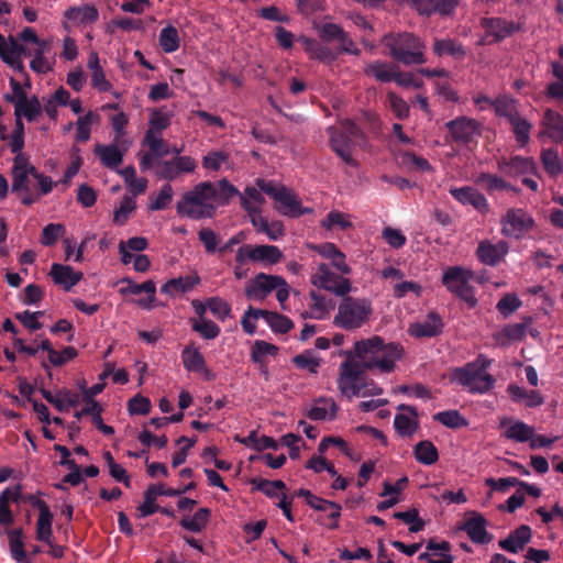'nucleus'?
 Returning a JSON list of instances; mask_svg holds the SVG:
<instances>
[{"label": "nucleus", "mask_w": 563, "mask_h": 563, "mask_svg": "<svg viewBox=\"0 0 563 563\" xmlns=\"http://www.w3.org/2000/svg\"><path fill=\"white\" fill-rule=\"evenodd\" d=\"M402 355V347L396 343H385L379 336L361 340L354 344V356L366 369L382 373L394 371Z\"/></svg>", "instance_id": "nucleus-1"}, {"label": "nucleus", "mask_w": 563, "mask_h": 563, "mask_svg": "<svg viewBox=\"0 0 563 563\" xmlns=\"http://www.w3.org/2000/svg\"><path fill=\"white\" fill-rule=\"evenodd\" d=\"M366 368L352 355L341 363L338 389L347 398L369 397L383 394V388L363 376Z\"/></svg>", "instance_id": "nucleus-2"}, {"label": "nucleus", "mask_w": 563, "mask_h": 563, "mask_svg": "<svg viewBox=\"0 0 563 563\" xmlns=\"http://www.w3.org/2000/svg\"><path fill=\"white\" fill-rule=\"evenodd\" d=\"M218 200L216 185L203 181L187 191L177 202V213L190 219L211 218L216 212L214 202Z\"/></svg>", "instance_id": "nucleus-3"}, {"label": "nucleus", "mask_w": 563, "mask_h": 563, "mask_svg": "<svg viewBox=\"0 0 563 563\" xmlns=\"http://www.w3.org/2000/svg\"><path fill=\"white\" fill-rule=\"evenodd\" d=\"M333 318V324L345 331H353L366 324L373 314L369 299L364 297H341Z\"/></svg>", "instance_id": "nucleus-4"}, {"label": "nucleus", "mask_w": 563, "mask_h": 563, "mask_svg": "<svg viewBox=\"0 0 563 563\" xmlns=\"http://www.w3.org/2000/svg\"><path fill=\"white\" fill-rule=\"evenodd\" d=\"M382 44L389 49V56L404 65L426 63L423 42L412 33H389L383 36Z\"/></svg>", "instance_id": "nucleus-5"}, {"label": "nucleus", "mask_w": 563, "mask_h": 563, "mask_svg": "<svg viewBox=\"0 0 563 563\" xmlns=\"http://www.w3.org/2000/svg\"><path fill=\"white\" fill-rule=\"evenodd\" d=\"M490 361L479 356L472 363L456 368L453 378L472 394H485L489 391L495 383L494 377L487 373Z\"/></svg>", "instance_id": "nucleus-6"}, {"label": "nucleus", "mask_w": 563, "mask_h": 563, "mask_svg": "<svg viewBox=\"0 0 563 563\" xmlns=\"http://www.w3.org/2000/svg\"><path fill=\"white\" fill-rule=\"evenodd\" d=\"M331 148L336 153L341 159L350 166H356V161L353 158V146L356 140L363 136L361 130L351 120H344L341 123V130L329 128Z\"/></svg>", "instance_id": "nucleus-7"}, {"label": "nucleus", "mask_w": 563, "mask_h": 563, "mask_svg": "<svg viewBox=\"0 0 563 563\" xmlns=\"http://www.w3.org/2000/svg\"><path fill=\"white\" fill-rule=\"evenodd\" d=\"M475 279L477 278L472 271L460 266L448 268L442 277L448 290L465 301L471 308L477 305L473 287L470 285L471 280Z\"/></svg>", "instance_id": "nucleus-8"}, {"label": "nucleus", "mask_w": 563, "mask_h": 563, "mask_svg": "<svg viewBox=\"0 0 563 563\" xmlns=\"http://www.w3.org/2000/svg\"><path fill=\"white\" fill-rule=\"evenodd\" d=\"M313 286L324 289L338 297H344L352 291V283L342 274L331 271L328 264L319 263L310 276Z\"/></svg>", "instance_id": "nucleus-9"}, {"label": "nucleus", "mask_w": 563, "mask_h": 563, "mask_svg": "<svg viewBox=\"0 0 563 563\" xmlns=\"http://www.w3.org/2000/svg\"><path fill=\"white\" fill-rule=\"evenodd\" d=\"M534 224L532 217L523 209L510 208L500 219L501 233L511 239H520Z\"/></svg>", "instance_id": "nucleus-10"}, {"label": "nucleus", "mask_w": 563, "mask_h": 563, "mask_svg": "<svg viewBox=\"0 0 563 563\" xmlns=\"http://www.w3.org/2000/svg\"><path fill=\"white\" fill-rule=\"evenodd\" d=\"M282 258L283 253L276 245L243 244L238 249V260L240 262L250 261L266 266L277 264Z\"/></svg>", "instance_id": "nucleus-11"}, {"label": "nucleus", "mask_w": 563, "mask_h": 563, "mask_svg": "<svg viewBox=\"0 0 563 563\" xmlns=\"http://www.w3.org/2000/svg\"><path fill=\"white\" fill-rule=\"evenodd\" d=\"M445 128L450 132L454 142L468 144L475 141L482 132V125L478 121L467 117H459L448 121Z\"/></svg>", "instance_id": "nucleus-12"}, {"label": "nucleus", "mask_w": 563, "mask_h": 563, "mask_svg": "<svg viewBox=\"0 0 563 563\" xmlns=\"http://www.w3.org/2000/svg\"><path fill=\"white\" fill-rule=\"evenodd\" d=\"M35 172L36 168L25 154L15 155L12 166V191L22 192L31 189V179H34Z\"/></svg>", "instance_id": "nucleus-13"}, {"label": "nucleus", "mask_w": 563, "mask_h": 563, "mask_svg": "<svg viewBox=\"0 0 563 563\" xmlns=\"http://www.w3.org/2000/svg\"><path fill=\"white\" fill-rule=\"evenodd\" d=\"M282 283V277L258 273L246 283L244 294L250 300L263 301Z\"/></svg>", "instance_id": "nucleus-14"}, {"label": "nucleus", "mask_w": 563, "mask_h": 563, "mask_svg": "<svg viewBox=\"0 0 563 563\" xmlns=\"http://www.w3.org/2000/svg\"><path fill=\"white\" fill-rule=\"evenodd\" d=\"M195 487L194 483H189L183 489L165 488L163 485H150L144 493V503L137 508L141 518L148 517L156 512L157 505L155 500L158 496H178Z\"/></svg>", "instance_id": "nucleus-15"}, {"label": "nucleus", "mask_w": 563, "mask_h": 563, "mask_svg": "<svg viewBox=\"0 0 563 563\" xmlns=\"http://www.w3.org/2000/svg\"><path fill=\"white\" fill-rule=\"evenodd\" d=\"M64 19L63 25L66 30L70 25L86 27L99 20V11L96 5L89 3L74 5L64 12Z\"/></svg>", "instance_id": "nucleus-16"}, {"label": "nucleus", "mask_w": 563, "mask_h": 563, "mask_svg": "<svg viewBox=\"0 0 563 563\" xmlns=\"http://www.w3.org/2000/svg\"><path fill=\"white\" fill-rule=\"evenodd\" d=\"M131 142L123 140L115 144L95 146V154L99 157L101 164L110 169H115L123 161L125 152L129 150Z\"/></svg>", "instance_id": "nucleus-17"}, {"label": "nucleus", "mask_w": 563, "mask_h": 563, "mask_svg": "<svg viewBox=\"0 0 563 563\" xmlns=\"http://www.w3.org/2000/svg\"><path fill=\"white\" fill-rule=\"evenodd\" d=\"M159 170L157 175L166 180H174L180 174L194 173L197 162L190 156H176L170 161H162L158 163Z\"/></svg>", "instance_id": "nucleus-18"}, {"label": "nucleus", "mask_w": 563, "mask_h": 563, "mask_svg": "<svg viewBox=\"0 0 563 563\" xmlns=\"http://www.w3.org/2000/svg\"><path fill=\"white\" fill-rule=\"evenodd\" d=\"M481 25L485 30L486 36L493 37L495 42L503 41L521 29L519 23L503 18H484Z\"/></svg>", "instance_id": "nucleus-19"}, {"label": "nucleus", "mask_w": 563, "mask_h": 563, "mask_svg": "<svg viewBox=\"0 0 563 563\" xmlns=\"http://www.w3.org/2000/svg\"><path fill=\"white\" fill-rule=\"evenodd\" d=\"M449 192L460 203L464 206L470 205L479 212L485 213L489 209L487 199L474 187H452L449 189Z\"/></svg>", "instance_id": "nucleus-20"}, {"label": "nucleus", "mask_w": 563, "mask_h": 563, "mask_svg": "<svg viewBox=\"0 0 563 563\" xmlns=\"http://www.w3.org/2000/svg\"><path fill=\"white\" fill-rule=\"evenodd\" d=\"M509 251L508 243L506 241H498L493 244L485 240L479 242L476 255L478 260L488 266H495L506 256Z\"/></svg>", "instance_id": "nucleus-21"}, {"label": "nucleus", "mask_w": 563, "mask_h": 563, "mask_svg": "<svg viewBox=\"0 0 563 563\" xmlns=\"http://www.w3.org/2000/svg\"><path fill=\"white\" fill-rule=\"evenodd\" d=\"M541 124L542 130L538 135L539 139L547 136L556 144L563 143V117L559 112L547 109Z\"/></svg>", "instance_id": "nucleus-22"}, {"label": "nucleus", "mask_w": 563, "mask_h": 563, "mask_svg": "<svg viewBox=\"0 0 563 563\" xmlns=\"http://www.w3.org/2000/svg\"><path fill=\"white\" fill-rule=\"evenodd\" d=\"M23 46L14 40L8 41L0 34V57L14 71L24 73V66L21 59Z\"/></svg>", "instance_id": "nucleus-23"}, {"label": "nucleus", "mask_w": 563, "mask_h": 563, "mask_svg": "<svg viewBox=\"0 0 563 563\" xmlns=\"http://www.w3.org/2000/svg\"><path fill=\"white\" fill-rule=\"evenodd\" d=\"M312 249L318 252L322 257L328 260L332 267H334L342 275H350L352 269L345 261V254L342 253L335 244L327 242L320 245H314Z\"/></svg>", "instance_id": "nucleus-24"}, {"label": "nucleus", "mask_w": 563, "mask_h": 563, "mask_svg": "<svg viewBox=\"0 0 563 563\" xmlns=\"http://www.w3.org/2000/svg\"><path fill=\"white\" fill-rule=\"evenodd\" d=\"M498 168L509 177H517L519 175L534 173L536 163L532 158L515 156L510 159H499Z\"/></svg>", "instance_id": "nucleus-25"}, {"label": "nucleus", "mask_w": 563, "mask_h": 563, "mask_svg": "<svg viewBox=\"0 0 563 563\" xmlns=\"http://www.w3.org/2000/svg\"><path fill=\"white\" fill-rule=\"evenodd\" d=\"M532 531L527 525H521L516 530L509 533V536L499 541V547L510 553H518L526 544L531 540Z\"/></svg>", "instance_id": "nucleus-26"}, {"label": "nucleus", "mask_w": 563, "mask_h": 563, "mask_svg": "<svg viewBox=\"0 0 563 563\" xmlns=\"http://www.w3.org/2000/svg\"><path fill=\"white\" fill-rule=\"evenodd\" d=\"M184 367L188 372L198 373L206 378L211 377V373L206 366L205 357L199 349L194 345H187L181 352Z\"/></svg>", "instance_id": "nucleus-27"}, {"label": "nucleus", "mask_w": 563, "mask_h": 563, "mask_svg": "<svg viewBox=\"0 0 563 563\" xmlns=\"http://www.w3.org/2000/svg\"><path fill=\"white\" fill-rule=\"evenodd\" d=\"M32 504L38 508L40 515L36 521V539L49 542L52 536L53 515L47 504L42 499H32Z\"/></svg>", "instance_id": "nucleus-28"}, {"label": "nucleus", "mask_w": 563, "mask_h": 563, "mask_svg": "<svg viewBox=\"0 0 563 563\" xmlns=\"http://www.w3.org/2000/svg\"><path fill=\"white\" fill-rule=\"evenodd\" d=\"M399 410L404 411L395 416L394 426L396 431L401 437L411 435L418 428L416 410L406 405H400Z\"/></svg>", "instance_id": "nucleus-29"}, {"label": "nucleus", "mask_w": 563, "mask_h": 563, "mask_svg": "<svg viewBox=\"0 0 563 563\" xmlns=\"http://www.w3.org/2000/svg\"><path fill=\"white\" fill-rule=\"evenodd\" d=\"M49 276L56 285L62 286L65 290H70L81 278L80 272L74 271L70 266L62 264H53Z\"/></svg>", "instance_id": "nucleus-30"}, {"label": "nucleus", "mask_w": 563, "mask_h": 563, "mask_svg": "<svg viewBox=\"0 0 563 563\" xmlns=\"http://www.w3.org/2000/svg\"><path fill=\"white\" fill-rule=\"evenodd\" d=\"M442 321L435 313H430L421 322L410 324L408 333L415 338H431L442 330Z\"/></svg>", "instance_id": "nucleus-31"}, {"label": "nucleus", "mask_w": 563, "mask_h": 563, "mask_svg": "<svg viewBox=\"0 0 563 563\" xmlns=\"http://www.w3.org/2000/svg\"><path fill=\"white\" fill-rule=\"evenodd\" d=\"M20 497V485L13 488L8 487L0 494V527H9L14 522V515L9 507V503H18Z\"/></svg>", "instance_id": "nucleus-32"}, {"label": "nucleus", "mask_w": 563, "mask_h": 563, "mask_svg": "<svg viewBox=\"0 0 563 563\" xmlns=\"http://www.w3.org/2000/svg\"><path fill=\"white\" fill-rule=\"evenodd\" d=\"M399 68L395 65L382 60H375L366 64L364 74L374 77L382 82L396 81Z\"/></svg>", "instance_id": "nucleus-33"}, {"label": "nucleus", "mask_w": 563, "mask_h": 563, "mask_svg": "<svg viewBox=\"0 0 563 563\" xmlns=\"http://www.w3.org/2000/svg\"><path fill=\"white\" fill-rule=\"evenodd\" d=\"M282 206V213L289 217H299L312 212L310 208H302L297 197L286 187H284L276 198Z\"/></svg>", "instance_id": "nucleus-34"}, {"label": "nucleus", "mask_w": 563, "mask_h": 563, "mask_svg": "<svg viewBox=\"0 0 563 563\" xmlns=\"http://www.w3.org/2000/svg\"><path fill=\"white\" fill-rule=\"evenodd\" d=\"M527 327L523 323H510L493 334L494 341L500 346H507L521 341L526 335Z\"/></svg>", "instance_id": "nucleus-35"}, {"label": "nucleus", "mask_w": 563, "mask_h": 563, "mask_svg": "<svg viewBox=\"0 0 563 563\" xmlns=\"http://www.w3.org/2000/svg\"><path fill=\"white\" fill-rule=\"evenodd\" d=\"M310 303H309V317L323 320L325 319L330 311L334 308V303L332 299L327 298L320 292L310 291Z\"/></svg>", "instance_id": "nucleus-36"}, {"label": "nucleus", "mask_w": 563, "mask_h": 563, "mask_svg": "<svg viewBox=\"0 0 563 563\" xmlns=\"http://www.w3.org/2000/svg\"><path fill=\"white\" fill-rule=\"evenodd\" d=\"M199 282L200 278L197 274L173 278L162 286L161 291L169 296H176L190 291Z\"/></svg>", "instance_id": "nucleus-37"}, {"label": "nucleus", "mask_w": 563, "mask_h": 563, "mask_svg": "<svg viewBox=\"0 0 563 563\" xmlns=\"http://www.w3.org/2000/svg\"><path fill=\"white\" fill-rule=\"evenodd\" d=\"M463 529L473 542L488 543L490 541V537L486 530V520L479 515H474L468 518L465 521Z\"/></svg>", "instance_id": "nucleus-38"}, {"label": "nucleus", "mask_w": 563, "mask_h": 563, "mask_svg": "<svg viewBox=\"0 0 563 563\" xmlns=\"http://www.w3.org/2000/svg\"><path fill=\"white\" fill-rule=\"evenodd\" d=\"M433 53L437 56H451L455 59H463L466 55V51L462 43L453 38L435 40L433 43Z\"/></svg>", "instance_id": "nucleus-39"}, {"label": "nucleus", "mask_w": 563, "mask_h": 563, "mask_svg": "<svg viewBox=\"0 0 563 563\" xmlns=\"http://www.w3.org/2000/svg\"><path fill=\"white\" fill-rule=\"evenodd\" d=\"M240 201L243 209L249 214H258L262 210V206L265 199L260 188L246 187L240 195Z\"/></svg>", "instance_id": "nucleus-40"}, {"label": "nucleus", "mask_w": 563, "mask_h": 563, "mask_svg": "<svg viewBox=\"0 0 563 563\" xmlns=\"http://www.w3.org/2000/svg\"><path fill=\"white\" fill-rule=\"evenodd\" d=\"M298 42L302 44L305 51L310 55L311 58L321 62H332L335 58V55L329 47L321 45L312 38L307 36H299Z\"/></svg>", "instance_id": "nucleus-41"}, {"label": "nucleus", "mask_w": 563, "mask_h": 563, "mask_svg": "<svg viewBox=\"0 0 563 563\" xmlns=\"http://www.w3.org/2000/svg\"><path fill=\"white\" fill-rule=\"evenodd\" d=\"M508 393L512 400L523 401L527 407H537L543 404V397L536 390H527L518 385H509Z\"/></svg>", "instance_id": "nucleus-42"}, {"label": "nucleus", "mask_w": 563, "mask_h": 563, "mask_svg": "<svg viewBox=\"0 0 563 563\" xmlns=\"http://www.w3.org/2000/svg\"><path fill=\"white\" fill-rule=\"evenodd\" d=\"M306 501L312 509L318 511L320 509H325L327 507L331 508V514L329 515V518L332 520V523L330 525V528L335 529L339 527L338 520L341 517L342 510L339 504L314 496L313 494H311Z\"/></svg>", "instance_id": "nucleus-43"}, {"label": "nucleus", "mask_w": 563, "mask_h": 563, "mask_svg": "<svg viewBox=\"0 0 563 563\" xmlns=\"http://www.w3.org/2000/svg\"><path fill=\"white\" fill-rule=\"evenodd\" d=\"M336 405L333 399H319L309 409L307 416L311 420L332 419L336 413Z\"/></svg>", "instance_id": "nucleus-44"}, {"label": "nucleus", "mask_w": 563, "mask_h": 563, "mask_svg": "<svg viewBox=\"0 0 563 563\" xmlns=\"http://www.w3.org/2000/svg\"><path fill=\"white\" fill-rule=\"evenodd\" d=\"M413 455L418 462L424 465H432L439 459L437 448L428 440L421 441L415 445Z\"/></svg>", "instance_id": "nucleus-45"}, {"label": "nucleus", "mask_w": 563, "mask_h": 563, "mask_svg": "<svg viewBox=\"0 0 563 563\" xmlns=\"http://www.w3.org/2000/svg\"><path fill=\"white\" fill-rule=\"evenodd\" d=\"M9 548L12 559L22 563L26 560V552L24 550L23 531L22 529H14L8 531Z\"/></svg>", "instance_id": "nucleus-46"}, {"label": "nucleus", "mask_w": 563, "mask_h": 563, "mask_svg": "<svg viewBox=\"0 0 563 563\" xmlns=\"http://www.w3.org/2000/svg\"><path fill=\"white\" fill-rule=\"evenodd\" d=\"M541 162L544 170L552 177H556L563 172V162L553 148L542 150Z\"/></svg>", "instance_id": "nucleus-47"}, {"label": "nucleus", "mask_w": 563, "mask_h": 563, "mask_svg": "<svg viewBox=\"0 0 563 563\" xmlns=\"http://www.w3.org/2000/svg\"><path fill=\"white\" fill-rule=\"evenodd\" d=\"M533 428L522 421L509 420V426L505 430V437L516 442H526L532 438Z\"/></svg>", "instance_id": "nucleus-48"}, {"label": "nucleus", "mask_w": 563, "mask_h": 563, "mask_svg": "<svg viewBox=\"0 0 563 563\" xmlns=\"http://www.w3.org/2000/svg\"><path fill=\"white\" fill-rule=\"evenodd\" d=\"M475 184L484 186L488 192H492L495 190L517 191L509 183L504 180L501 177H499L497 175H492L488 173H481L475 178Z\"/></svg>", "instance_id": "nucleus-49"}, {"label": "nucleus", "mask_w": 563, "mask_h": 563, "mask_svg": "<svg viewBox=\"0 0 563 563\" xmlns=\"http://www.w3.org/2000/svg\"><path fill=\"white\" fill-rule=\"evenodd\" d=\"M16 113L25 118L29 122L36 121L42 114L43 108L36 96H31L26 101L16 104L14 109Z\"/></svg>", "instance_id": "nucleus-50"}, {"label": "nucleus", "mask_w": 563, "mask_h": 563, "mask_svg": "<svg viewBox=\"0 0 563 563\" xmlns=\"http://www.w3.org/2000/svg\"><path fill=\"white\" fill-rule=\"evenodd\" d=\"M210 517L208 508L198 509L194 516H185L180 525L191 532H200L206 526Z\"/></svg>", "instance_id": "nucleus-51"}, {"label": "nucleus", "mask_w": 563, "mask_h": 563, "mask_svg": "<svg viewBox=\"0 0 563 563\" xmlns=\"http://www.w3.org/2000/svg\"><path fill=\"white\" fill-rule=\"evenodd\" d=\"M236 441L258 451L265 449H277V443L273 438L258 435L256 431H252L246 438L243 439L236 437Z\"/></svg>", "instance_id": "nucleus-52"}, {"label": "nucleus", "mask_w": 563, "mask_h": 563, "mask_svg": "<svg viewBox=\"0 0 563 563\" xmlns=\"http://www.w3.org/2000/svg\"><path fill=\"white\" fill-rule=\"evenodd\" d=\"M492 107L494 108L497 115L505 117L508 119V121H511L512 118L519 115L516 101L507 96L496 98L492 102Z\"/></svg>", "instance_id": "nucleus-53"}, {"label": "nucleus", "mask_w": 563, "mask_h": 563, "mask_svg": "<svg viewBox=\"0 0 563 563\" xmlns=\"http://www.w3.org/2000/svg\"><path fill=\"white\" fill-rule=\"evenodd\" d=\"M158 41L165 53H173L179 48L178 31L173 25H168L161 31Z\"/></svg>", "instance_id": "nucleus-54"}, {"label": "nucleus", "mask_w": 563, "mask_h": 563, "mask_svg": "<svg viewBox=\"0 0 563 563\" xmlns=\"http://www.w3.org/2000/svg\"><path fill=\"white\" fill-rule=\"evenodd\" d=\"M321 227L325 230H346L352 227L349 216L338 210L330 211L327 217L320 222Z\"/></svg>", "instance_id": "nucleus-55"}, {"label": "nucleus", "mask_w": 563, "mask_h": 563, "mask_svg": "<svg viewBox=\"0 0 563 563\" xmlns=\"http://www.w3.org/2000/svg\"><path fill=\"white\" fill-rule=\"evenodd\" d=\"M263 319L271 327V329L277 333H287L292 327L291 320L283 314H279L278 312L264 310Z\"/></svg>", "instance_id": "nucleus-56"}, {"label": "nucleus", "mask_w": 563, "mask_h": 563, "mask_svg": "<svg viewBox=\"0 0 563 563\" xmlns=\"http://www.w3.org/2000/svg\"><path fill=\"white\" fill-rule=\"evenodd\" d=\"M294 364L301 369H306L311 374H316L320 366L321 360L313 351H305L292 358Z\"/></svg>", "instance_id": "nucleus-57"}, {"label": "nucleus", "mask_w": 563, "mask_h": 563, "mask_svg": "<svg viewBox=\"0 0 563 563\" xmlns=\"http://www.w3.org/2000/svg\"><path fill=\"white\" fill-rule=\"evenodd\" d=\"M434 420H437L438 422L448 428L453 429L466 427L468 424L467 420L457 410H446L438 412L434 416Z\"/></svg>", "instance_id": "nucleus-58"}, {"label": "nucleus", "mask_w": 563, "mask_h": 563, "mask_svg": "<svg viewBox=\"0 0 563 563\" xmlns=\"http://www.w3.org/2000/svg\"><path fill=\"white\" fill-rule=\"evenodd\" d=\"M174 190L169 184L162 186L156 197L150 198L148 210L156 211L165 209L173 200Z\"/></svg>", "instance_id": "nucleus-59"}, {"label": "nucleus", "mask_w": 563, "mask_h": 563, "mask_svg": "<svg viewBox=\"0 0 563 563\" xmlns=\"http://www.w3.org/2000/svg\"><path fill=\"white\" fill-rule=\"evenodd\" d=\"M135 208L136 202L134 197L124 196L120 202V207L114 211L113 222L118 225H123Z\"/></svg>", "instance_id": "nucleus-60"}, {"label": "nucleus", "mask_w": 563, "mask_h": 563, "mask_svg": "<svg viewBox=\"0 0 563 563\" xmlns=\"http://www.w3.org/2000/svg\"><path fill=\"white\" fill-rule=\"evenodd\" d=\"M144 143L150 147V152L158 157L168 155L170 153L169 146L165 141L156 135L153 131H147L144 136Z\"/></svg>", "instance_id": "nucleus-61"}, {"label": "nucleus", "mask_w": 563, "mask_h": 563, "mask_svg": "<svg viewBox=\"0 0 563 563\" xmlns=\"http://www.w3.org/2000/svg\"><path fill=\"white\" fill-rule=\"evenodd\" d=\"M509 122L512 125V130L518 143L521 145L527 144L530 139L531 124L520 114L516 118H512V120Z\"/></svg>", "instance_id": "nucleus-62"}, {"label": "nucleus", "mask_w": 563, "mask_h": 563, "mask_svg": "<svg viewBox=\"0 0 563 563\" xmlns=\"http://www.w3.org/2000/svg\"><path fill=\"white\" fill-rule=\"evenodd\" d=\"M192 329L207 340L216 339L220 333V328L211 320L200 318L192 323Z\"/></svg>", "instance_id": "nucleus-63"}, {"label": "nucleus", "mask_w": 563, "mask_h": 563, "mask_svg": "<svg viewBox=\"0 0 563 563\" xmlns=\"http://www.w3.org/2000/svg\"><path fill=\"white\" fill-rule=\"evenodd\" d=\"M228 163V154L222 151H212L202 157V166L208 170L218 172Z\"/></svg>", "instance_id": "nucleus-64"}]
</instances>
